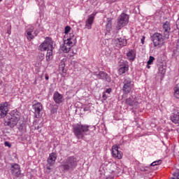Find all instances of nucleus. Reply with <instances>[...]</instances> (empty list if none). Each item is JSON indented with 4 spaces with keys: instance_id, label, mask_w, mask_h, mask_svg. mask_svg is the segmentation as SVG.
<instances>
[{
    "instance_id": "6ab92c4d",
    "label": "nucleus",
    "mask_w": 179,
    "mask_h": 179,
    "mask_svg": "<svg viewBox=\"0 0 179 179\" xmlns=\"http://www.w3.org/2000/svg\"><path fill=\"white\" fill-rule=\"evenodd\" d=\"M127 57L129 61H134L135 58H136V54L135 53V50H129V52L127 53Z\"/></svg>"
},
{
    "instance_id": "4468645a",
    "label": "nucleus",
    "mask_w": 179,
    "mask_h": 179,
    "mask_svg": "<svg viewBox=\"0 0 179 179\" xmlns=\"http://www.w3.org/2000/svg\"><path fill=\"white\" fill-rule=\"evenodd\" d=\"M34 30V27H29V29L26 30L25 36L27 40H29V41H31V40H33V38H34L35 37L34 34H33Z\"/></svg>"
},
{
    "instance_id": "b1692460",
    "label": "nucleus",
    "mask_w": 179,
    "mask_h": 179,
    "mask_svg": "<svg viewBox=\"0 0 179 179\" xmlns=\"http://www.w3.org/2000/svg\"><path fill=\"white\" fill-rule=\"evenodd\" d=\"M52 59V49L48 50L46 54V61L50 62Z\"/></svg>"
},
{
    "instance_id": "8fccbe9b",
    "label": "nucleus",
    "mask_w": 179,
    "mask_h": 179,
    "mask_svg": "<svg viewBox=\"0 0 179 179\" xmlns=\"http://www.w3.org/2000/svg\"><path fill=\"white\" fill-rule=\"evenodd\" d=\"M118 159H121V158H118Z\"/></svg>"
},
{
    "instance_id": "4c0bfd02",
    "label": "nucleus",
    "mask_w": 179,
    "mask_h": 179,
    "mask_svg": "<svg viewBox=\"0 0 179 179\" xmlns=\"http://www.w3.org/2000/svg\"><path fill=\"white\" fill-rule=\"evenodd\" d=\"M105 93H107L108 94H110V93H111V88L106 89Z\"/></svg>"
},
{
    "instance_id": "a19ab883",
    "label": "nucleus",
    "mask_w": 179,
    "mask_h": 179,
    "mask_svg": "<svg viewBox=\"0 0 179 179\" xmlns=\"http://www.w3.org/2000/svg\"><path fill=\"white\" fill-rule=\"evenodd\" d=\"M49 78H50V77L48 76V74H45V79L46 80H48Z\"/></svg>"
},
{
    "instance_id": "2f4dec72",
    "label": "nucleus",
    "mask_w": 179,
    "mask_h": 179,
    "mask_svg": "<svg viewBox=\"0 0 179 179\" xmlns=\"http://www.w3.org/2000/svg\"><path fill=\"white\" fill-rule=\"evenodd\" d=\"M159 72L161 75H164V73H166V69H164V67L162 66H160L159 68Z\"/></svg>"
},
{
    "instance_id": "20e7f679",
    "label": "nucleus",
    "mask_w": 179,
    "mask_h": 179,
    "mask_svg": "<svg viewBox=\"0 0 179 179\" xmlns=\"http://www.w3.org/2000/svg\"><path fill=\"white\" fill-rule=\"evenodd\" d=\"M129 22V15L122 13L117 18V29L118 30H121L122 27L127 26V24Z\"/></svg>"
},
{
    "instance_id": "bb28decb",
    "label": "nucleus",
    "mask_w": 179,
    "mask_h": 179,
    "mask_svg": "<svg viewBox=\"0 0 179 179\" xmlns=\"http://www.w3.org/2000/svg\"><path fill=\"white\" fill-rule=\"evenodd\" d=\"M59 70L60 71V72H62L63 73H65V72H66V71H65V64L64 62H62L59 65Z\"/></svg>"
},
{
    "instance_id": "393cba45",
    "label": "nucleus",
    "mask_w": 179,
    "mask_h": 179,
    "mask_svg": "<svg viewBox=\"0 0 179 179\" xmlns=\"http://www.w3.org/2000/svg\"><path fill=\"white\" fill-rule=\"evenodd\" d=\"M136 102H135V100H134L131 98H127L126 99V104H128V106H131V107L135 106Z\"/></svg>"
},
{
    "instance_id": "a18cd8bd",
    "label": "nucleus",
    "mask_w": 179,
    "mask_h": 179,
    "mask_svg": "<svg viewBox=\"0 0 179 179\" xmlns=\"http://www.w3.org/2000/svg\"><path fill=\"white\" fill-rule=\"evenodd\" d=\"M54 155H52V154H50L49 157H52Z\"/></svg>"
},
{
    "instance_id": "2eb2a0df",
    "label": "nucleus",
    "mask_w": 179,
    "mask_h": 179,
    "mask_svg": "<svg viewBox=\"0 0 179 179\" xmlns=\"http://www.w3.org/2000/svg\"><path fill=\"white\" fill-rule=\"evenodd\" d=\"M112 155L113 157H122V152L118 150V146L113 145L112 147Z\"/></svg>"
},
{
    "instance_id": "79ce46f5",
    "label": "nucleus",
    "mask_w": 179,
    "mask_h": 179,
    "mask_svg": "<svg viewBox=\"0 0 179 179\" xmlns=\"http://www.w3.org/2000/svg\"><path fill=\"white\" fill-rule=\"evenodd\" d=\"M3 59V57H2V55H0V61H2Z\"/></svg>"
},
{
    "instance_id": "a211bd4d",
    "label": "nucleus",
    "mask_w": 179,
    "mask_h": 179,
    "mask_svg": "<svg viewBox=\"0 0 179 179\" xmlns=\"http://www.w3.org/2000/svg\"><path fill=\"white\" fill-rule=\"evenodd\" d=\"M172 122L174 124H179V110L175 111L171 117Z\"/></svg>"
},
{
    "instance_id": "58836bf2",
    "label": "nucleus",
    "mask_w": 179,
    "mask_h": 179,
    "mask_svg": "<svg viewBox=\"0 0 179 179\" xmlns=\"http://www.w3.org/2000/svg\"><path fill=\"white\" fill-rule=\"evenodd\" d=\"M4 145H5V146H8V148H10V143H9V142H8V141H6L4 143Z\"/></svg>"
},
{
    "instance_id": "72a5a7b5",
    "label": "nucleus",
    "mask_w": 179,
    "mask_h": 179,
    "mask_svg": "<svg viewBox=\"0 0 179 179\" xmlns=\"http://www.w3.org/2000/svg\"><path fill=\"white\" fill-rule=\"evenodd\" d=\"M38 61L41 62L44 59V53H40L38 57Z\"/></svg>"
},
{
    "instance_id": "7c9ffc66",
    "label": "nucleus",
    "mask_w": 179,
    "mask_h": 179,
    "mask_svg": "<svg viewBox=\"0 0 179 179\" xmlns=\"http://www.w3.org/2000/svg\"><path fill=\"white\" fill-rule=\"evenodd\" d=\"M159 164H162V159H159L157 161L153 162L150 166H159Z\"/></svg>"
},
{
    "instance_id": "39448f33",
    "label": "nucleus",
    "mask_w": 179,
    "mask_h": 179,
    "mask_svg": "<svg viewBox=\"0 0 179 179\" xmlns=\"http://www.w3.org/2000/svg\"><path fill=\"white\" fill-rule=\"evenodd\" d=\"M54 45V43L52 42V39L50 38H46L43 43H42L39 45L40 51H47V50H52Z\"/></svg>"
},
{
    "instance_id": "aec40b11",
    "label": "nucleus",
    "mask_w": 179,
    "mask_h": 179,
    "mask_svg": "<svg viewBox=\"0 0 179 179\" xmlns=\"http://www.w3.org/2000/svg\"><path fill=\"white\" fill-rule=\"evenodd\" d=\"M115 41L117 47L122 48L127 45V40L122 38H117Z\"/></svg>"
},
{
    "instance_id": "9b49d317",
    "label": "nucleus",
    "mask_w": 179,
    "mask_h": 179,
    "mask_svg": "<svg viewBox=\"0 0 179 179\" xmlns=\"http://www.w3.org/2000/svg\"><path fill=\"white\" fill-rule=\"evenodd\" d=\"M11 174L15 177H19L21 174L20 166L17 164H11Z\"/></svg>"
},
{
    "instance_id": "c03bdc74",
    "label": "nucleus",
    "mask_w": 179,
    "mask_h": 179,
    "mask_svg": "<svg viewBox=\"0 0 179 179\" xmlns=\"http://www.w3.org/2000/svg\"><path fill=\"white\" fill-rule=\"evenodd\" d=\"M46 169H47V170H51V168L48 166L46 167Z\"/></svg>"
},
{
    "instance_id": "412c9836",
    "label": "nucleus",
    "mask_w": 179,
    "mask_h": 179,
    "mask_svg": "<svg viewBox=\"0 0 179 179\" xmlns=\"http://www.w3.org/2000/svg\"><path fill=\"white\" fill-rule=\"evenodd\" d=\"M128 69H129L128 64H124L123 66H122L119 69V70H118L119 75H124V73H125V72H127Z\"/></svg>"
},
{
    "instance_id": "1a4fd4ad",
    "label": "nucleus",
    "mask_w": 179,
    "mask_h": 179,
    "mask_svg": "<svg viewBox=\"0 0 179 179\" xmlns=\"http://www.w3.org/2000/svg\"><path fill=\"white\" fill-rule=\"evenodd\" d=\"M32 108L34 111L36 118H40V117H41V111H43V104L40 102H36L32 106Z\"/></svg>"
},
{
    "instance_id": "37998d69",
    "label": "nucleus",
    "mask_w": 179,
    "mask_h": 179,
    "mask_svg": "<svg viewBox=\"0 0 179 179\" xmlns=\"http://www.w3.org/2000/svg\"><path fill=\"white\" fill-rule=\"evenodd\" d=\"M147 68H148V69H150V64H147Z\"/></svg>"
},
{
    "instance_id": "c756f323",
    "label": "nucleus",
    "mask_w": 179,
    "mask_h": 179,
    "mask_svg": "<svg viewBox=\"0 0 179 179\" xmlns=\"http://www.w3.org/2000/svg\"><path fill=\"white\" fill-rule=\"evenodd\" d=\"M107 31H111V29H112V27H111V21L110 20H108V22L106 24V27Z\"/></svg>"
},
{
    "instance_id": "f03ea898",
    "label": "nucleus",
    "mask_w": 179,
    "mask_h": 179,
    "mask_svg": "<svg viewBox=\"0 0 179 179\" xmlns=\"http://www.w3.org/2000/svg\"><path fill=\"white\" fill-rule=\"evenodd\" d=\"M165 40H167V38H165L163 34L158 32L151 36V41H152L154 47H156V48H162L164 45Z\"/></svg>"
},
{
    "instance_id": "e433bc0d",
    "label": "nucleus",
    "mask_w": 179,
    "mask_h": 179,
    "mask_svg": "<svg viewBox=\"0 0 179 179\" xmlns=\"http://www.w3.org/2000/svg\"><path fill=\"white\" fill-rule=\"evenodd\" d=\"M38 33H40V31H38V29H36L34 32V37H37V36H38Z\"/></svg>"
},
{
    "instance_id": "dca6fc26",
    "label": "nucleus",
    "mask_w": 179,
    "mask_h": 179,
    "mask_svg": "<svg viewBox=\"0 0 179 179\" xmlns=\"http://www.w3.org/2000/svg\"><path fill=\"white\" fill-rule=\"evenodd\" d=\"M62 94H59L58 92H55L53 94V100L56 104H61L62 103Z\"/></svg>"
},
{
    "instance_id": "f8f14e48",
    "label": "nucleus",
    "mask_w": 179,
    "mask_h": 179,
    "mask_svg": "<svg viewBox=\"0 0 179 179\" xmlns=\"http://www.w3.org/2000/svg\"><path fill=\"white\" fill-rule=\"evenodd\" d=\"M75 45V43H72V42H69V41H64V45L62 46L61 50L63 52H69L71 51V48Z\"/></svg>"
},
{
    "instance_id": "f704fd0d",
    "label": "nucleus",
    "mask_w": 179,
    "mask_h": 179,
    "mask_svg": "<svg viewBox=\"0 0 179 179\" xmlns=\"http://www.w3.org/2000/svg\"><path fill=\"white\" fill-rule=\"evenodd\" d=\"M171 179H179V173H173V177Z\"/></svg>"
},
{
    "instance_id": "ea45409f",
    "label": "nucleus",
    "mask_w": 179,
    "mask_h": 179,
    "mask_svg": "<svg viewBox=\"0 0 179 179\" xmlns=\"http://www.w3.org/2000/svg\"><path fill=\"white\" fill-rule=\"evenodd\" d=\"M141 43H142V44H145V36H143L141 38Z\"/></svg>"
},
{
    "instance_id": "9d476101",
    "label": "nucleus",
    "mask_w": 179,
    "mask_h": 179,
    "mask_svg": "<svg viewBox=\"0 0 179 179\" xmlns=\"http://www.w3.org/2000/svg\"><path fill=\"white\" fill-rule=\"evenodd\" d=\"M92 75H94V76H96V79H105L106 82H111V78L104 71H99V73H97V72H93Z\"/></svg>"
},
{
    "instance_id": "423d86ee",
    "label": "nucleus",
    "mask_w": 179,
    "mask_h": 179,
    "mask_svg": "<svg viewBox=\"0 0 179 179\" xmlns=\"http://www.w3.org/2000/svg\"><path fill=\"white\" fill-rule=\"evenodd\" d=\"M20 120V117H19V115H13L10 119H8L5 121L4 125L6 127H10V128H13L15 125L17 124V122H19Z\"/></svg>"
},
{
    "instance_id": "cd10ccee",
    "label": "nucleus",
    "mask_w": 179,
    "mask_h": 179,
    "mask_svg": "<svg viewBox=\"0 0 179 179\" xmlns=\"http://www.w3.org/2000/svg\"><path fill=\"white\" fill-rule=\"evenodd\" d=\"M57 158L55 157H50L48 159V164L50 166H52L55 163V160Z\"/></svg>"
},
{
    "instance_id": "ddd939ff",
    "label": "nucleus",
    "mask_w": 179,
    "mask_h": 179,
    "mask_svg": "<svg viewBox=\"0 0 179 179\" xmlns=\"http://www.w3.org/2000/svg\"><path fill=\"white\" fill-rule=\"evenodd\" d=\"M94 13L88 15V18L85 20V29H87L88 30L92 29V26L94 22Z\"/></svg>"
},
{
    "instance_id": "49530a36",
    "label": "nucleus",
    "mask_w": 179,
    "mask_h": 179,
    "mask_svg": "<svg viewBox=\"0 0 179 179\" xmlns=\"http://www.w3.org/2000/svg\"><path fill=\"white\" fill-rule=\"evenodd\" d=\"M84 111H87V108H84Z\"/></svg>"
},
{
    "instance_id": "473e14b6",
    "label": "nucleus",
    "mask_w": 179,
    "mask_h": 179,
    "mask_svg": "<svg viewBox=\"0 0 179 179\" xmlns=\"http://www.w3.org/2000/svg\"><path fill=\"white\" fill-rule=\"evenodd\" d=\"M153 61H155V57L150 56L149 57V60L148 61V65H152V64H153Z\"/></svg>"
},
{
    "instance_id": "5701e85b",
    "label": "nucleus",
    "mask_w": 179,
    "mask_h": 179,
    "mask_svg": "<svg viewBox=\"0 0 179 179\" xmlns=\"http://www.w3.org/2000/svg\"><path fill=\"white\" fill-rule=\"evenodd\" d=\"M123 83L124 85H134V82L129 77H124Z\"/></svg>"
},
{
    "instance_id": "09e8293b",
    "label": "nucleus",
    "mask_w": 179,
    "mask_h": 179,
    "mask_svg": "<svg viewBox=\"0 0 179 179\" xmlns=\"http://www.w3.org/2000/svg\"><path fill=\"white\" fill-rule=\"evenodd\" d=\"M1 1H2V0H0V2H1Z\"/></svg>"
},
{
    "instance_id": "a878e982",
    "label": "nucleus",
    "mask_w": 179,
    "mask_h": 179,
    "mask_svg": "<svg viewBox=\"0 0 179 179\" xmlns=\"http://www.w3.org/2000/svg\"><path fill=\"white\" fill-rule=\"evenodd\" d=\"M174 96L176 99H179V83L174 87Z\"/></svg>"
},
{
    "instance_id": "c9c22d12",
    "label": "nucleus",
    "mask_w": 179,
    "mask_h": 179,
    "mask_svg": "<svg viewBox=\"0 0 179 179\" xmlns=\"http://www.w3.org/2000/svg\"><path fill=\"white\" fill-rule=\"evenodd\" d=\"M108 97V94H106V92H103L102 98L103 99V100H107Z\"/></svg>"
},
{
    "instance_id": "0eeeda50",
    "label": "nucleus",
    "mask_w": 179,
    "mask_h": 179,
    "mask_svg": "<svg viewBox=\"0 0 179 179\" xmlns=\"http://www.w3.org/2000/svg\"><path fill=\"white\" fill-rule=\"evenodd\" d=\"M171 31V27H170V22H165L162 25V32L164 38H170V31Z\"/></svg>"
},
{
    "instance_id": "c85d7f7f",
    "label": "nucleus",
    "mask_w": 179,
    "mask_h": 179,
    "mask_svg": "<svg viewBox=\"0 0 179 179\" xmlns=\"http://www.w3.org/2000/svg\"><path fill=\"white\" fill-rule=\"evenodd\" d=\"M69 31H71V27L66 26L64 29V38H66V36L69 34L68 33H69Z\"/></svg>"
},
{
    "instance_id": "6e6552de",
    "label": "nucleus",
    "mask_w": 179,
    "mask_h": 179,
    "mask_svg": "<svg viewBox=\"0 0 179 179\" xmlns=\"http://www.w3.org/2000/svg\"><path fill=\"white\" fill-rule=\"evenodd\" d=\"M9 107H10L9 102H3V103H0V115H1V117H6L8 112L9 111Z\"/></svg>"
},
{
    "instance_id": "7ed1b4c3",
    "label": "nucleus",
    "mask_w": 179,
    "mask_h": 179,
    "mask_svg": "<svg viewBox=\"0 0 179 179\" xmlns=\"http://www.w3.org/2000/svg\"><path fill=\"white\" fill-rule=\"evenodd\" d=\"M62 167L64 171H69L73 170L76 167V159L69 158L65 162H63Z\"/></svg>"
},
{
    "instance_id": "f257e3e1",
    "label": "nucleus",
    "mask_w": 179,
    "mask_h": 179,
    "mask_svg": "<svg viewBox=\"0 0 179 179\" xmlns=\"http://www.w3.org/2000/svg\"><path fill=\"white\" fill-rule=\"evenodd\" d=\"M90 126L87 124H75L73 126V134L77 139H83L86 132H89Z\"/></svg>"
},
{
    "instance_id": "f3484780",
    "label": "nucleus",
    "mask_w": 179,
    "mask_h": 179,
    "mask_svg": "<svg viewBox=\"0 0 179 179\" xmlns=\"http://www.w3.org/2000/svg\"><path fill=\"white\" fill-rule=\"evenodd\" d=\"M64 41H69V43L75 44L76 43V37L73 33H70L69 34L66 35V38Z\"/></svg>"
},
{
    "instance_id": "4be33fe9",
    "label": "nucleus",
    "mask_w": 179,
    "mask_h": 179,
    "mask_svg": "<svg viewBox=\"0 0 179 179\" xmlns=\"http://www.w3.org/2000/svg\"><path fill=\"white\" fill-rule=\"evenodd\" d=\"M133 87L134 85H124L122 90L125 94L131 93V90H132Z\"/></svg>"
},
{
    "instance_id": "de8ad7c7",
    "label": "nucleus",
    "mask_w": 179,
    "mask_h": 179,
    "mask_svg": "<svg viewBox=\"0 0 179 179\" xmlns=\"http://www.w3.org/2000/svg\"><path fill=\"white\" fill-rule=\"evenodd\" d=\"M119 173H121V171H117Z\"/></svg>"
}]
</instances>
